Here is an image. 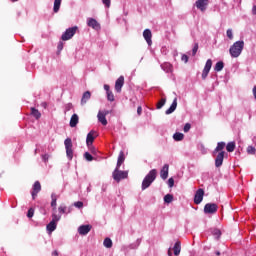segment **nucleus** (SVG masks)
I'll list each match as a JSON object with an SVG mask.
<instances>
[{"label":"nucleus","instance_id":"f257e3e1","mask_svg":"<svg viewBox=\"0 0 256 256\" xmlns=\"http://www.w3.org/2000/svg\"><path fill=\"white\" fill-rule=\"evenodd\" d=\"M155 179H157V169H152L142 181V191L149 189Z\"/></svg>","mask_w":256,"mask_h":256},{"label":"nucleus","instance_id":"f03ea898","mask_svg":"<svg viewBox=\"0 0 256 256\" xmlns=\"http://www.w3.org/2000/svg\"><path fill=\"white\" fill-rule=\"evenodd\" d=\"M245 47V42L243 40L236 41L229 49V53L231 57L237 58L241 53H243V49Z\"/></svg>","mask_w":256,"mask_h":256},{"label":"nucleus","instance_id":"7ed1b4c3","mask_svg":"<svg viewBox=\"0 0 256 256\" xmlns=\"http://www.w3.org/2000/svg\"><path fill=\"white\" fill-rule=\"evenodd\" d=\"M112 177L116 183H121L122 179H127V177H129V172L115 168V170L112 172Z\"/></svg>","mask_w":256,"mask_h":256},{"label":"nucleus","instance_id":"20e7f679","mask_svg":"<svg viewBox=\"0 0 256 256\" xmlns=\"http://www.w3.org/2000/svg\"><path fill=\"white\" fill-rule=\"evenodd\" d=\"M78 29L79 28L77 26L66 29V31L61 36L62 41H69L70 39H73Z\"/></svg>","mask_w":256,"mask_h":256},{"label":"nucleus","instance_id":"39448f33","mask_svg":"<svg viewBox=\"0 0 256 256\" xmlns=\"http://www.w3.org/2000/svg\"><path fill=\"white\" fill-rule=\"evenodd\" d=\"M64 145L66 149V155L68 159L71 161V159H73V141L71 140V138H67L64 141Z\"/></svg>","mask_w":256,"mask_h":256},{"label":"nucleus","instance_id":"423d86ee","mask_svg":"<svg viewBox=\"0 0 256 256\" xmlns=\"http://www.w3.org/2000/svg\"><path fill=\"white\" fill-rule=\"evenodd\" d=\"M219 206H217V204L215 203H207L204 206V213L206 215H215V213L218 211Z\"/></svg>","mask_w":256,"mask_h":256},{"label":"nucleus","instance_id":"0eeeda50","mask_svg":"<svg viewBox=\"0 0 256 256\" xmlns=\"http://www.w3.org/2000/svg\"><path fill=\"white\" fill-rule=\"evenodd\" d=\"M211 67H213V60L208 59L206 61L204 69L202 71V79L203 80L207 79V75H209V71H211Z\"/></svg>","mask_w":256,"mask_h":256},{"label":"nucleus","instance_id":"6e6552de","mask_svg":"<svg viewBox=\"0 0 256 256\" xmlns=\"http://www.w3.org/2000/svg\"><path fill=\"white\" fill-rule=\"evenodd\" d=\"M205 195V191L202 188H199L194 196V203L195 205H199L201 204V202L203 201V197Z\"/></svg>","mask_w":256,"mask_h":256},{"label":"nucleus","instance_id":"1a4fd4ad","mask_svg":"<svg viewBox=\"0 0 256 256\" xmlns=\"http://www.w3.org/2000/svg\"><path fill=\"white\" fill-rule=\"evenodd\" d=\"M99 137V134L95 130H91L86 137V145H93V141H95V138Z\"/></svg>","mask_w":256,"mask_h":256},{"label":"nucleus","instance_id":"9d476101","mask_svg":"<svg viewBox=\"0 0 256 256\" xmlns=\"http://www.w3.org/2000/svg\"><path fill=\"white\" fill-rule=\"evenodd\" d=\"M107 115H109V111L108 110L99 111L98 115H97L99 123H101L104 126L107 125V118H106Z\"/></svg>","mask_w":256,"mask_h":256},{"label":"nucleus","instance_id":"9b49d317","mask_svg":"<svg viewBox=\"0 0 256 256\" xmlns=\"http://www.w3.org/2000/svg\"><path fill=\"white\" fill-rule=\"evenodd\" d=\"M41 192V182L36 181L32 187V199L33 201H35V199H37V194H39Z\"/></svg>","mask_w":256,"mask_h":256},{"label":"nucleus","instance_id":"f8f14e48","mask_svg":"<svg viewBox=\"0 0 256 256\" xmlns=\"http://www.w3.org/2000/svg\"><path fill=\"white\" fill-rule=\"evenodd\" d=\"M209 5V0H197L195 6L200 11L204 12L207 10V6Z\"/></svg>","mask_w":256,"mask_h":256},{"label":"nucleus","instance_id":"ddd939ff","mask_svg":"<svg viewBox=\"0 0 256 256\" xmlns=\"http://www.w3.org/2000/svg\"><path fill=\"white\" fill-rule=\"evenodd\" d=\"M123 85H125V77L120 76L115 82V91L117 93H121V89H123Z\"/></svg>","mask_w":256,"mask_h":256},{"label":"nucleus","instance_id":"4468645a","mask_svg":"<svg viewBox=\"0 0 256 256\" xmlns=\"http://www.w3.org/2000/svg\"><path fill=\"white\" fill-rule=\"evenodd\" d=\"M224 159H225V151L219 152L215 159V167H221V165H223Z\"/></svg>","mask_w":256,"mask_h":256},{"label":"nucleus","instance_id":"2eb2a0df","mask_svg":"<svg viewBox=\"0 0 256 256\" xmlns=\"http://www.w3.org/2000/svg\"><path fill=\"white\" fill-rule=\"evenodd\" d=\"M91 229H93V226L91 225H81L79 228H78V233L79 235H87Z\"/></svg>","mask_w":256,"mask_h":256},{"label":"nucleus","instance_id":"dca6fc26","mask_svg":"<svg viewBox=\"0 0 256 256\" xmlns=\"http://www.w3.org/2000/svg\"><path fill=\"white\" fill-rule=\"evenodd\" d=\"M88 27H92V29H95L96 31L101 29V25L95 18H89L87 22Z\"/></svg>","mask_w":256,"mask_h":256},{"label":"nucleus","instance_id":"f3484780","mask_svg":"<svg viewBox=\"0 0 256 256\" xmlns=\"http://www.w3.org/2000/svg\"><path fill=\"white\" fill-rule=\"evenodd\" d=\"M143 37L148 45H152L153 41L151 39L153 37V34L149 29H145L143 31Z\"/></svg>","mask_w":256,"mask_h":256},{"label":"nucleus","instance_id":"a211bd4d","mask_svg":"<svg viewBox=\"0 0 256 256\" xmlns=\"http://www.w3.org/2000/svg\"><path fill=\"white\" fill-rule=\"evenodd\" d=\"M160 177L161 179L165 180L167 177H169V164H165L163 168L160 171Z\"/></svg>","mask_w":256,"mask_h":256},{"label":"nucleus","instance_id":"6ab92c4d","mask_svg":"<svg viewBox=\"0 0 256 256\" xmlns=\"http://www.w3.org/2000/svg\"><path fill=\"white\" fill-rule=\"evenodd\" d=\"M123 163H125V152L120 151L118 160H117L116 169H120Z\"/></svg>","mask_w":256,"mask_h":256},{"label":"nucleus","instance_id":"aec40b11","mask_svg":"<svg viewBox=\"0 0 256 256\" xmlns=\"http://www.w3.org/2000/svg\"><path fill=\"white\" fill-rule=\"evenodd\" d=\"M175 109H177V98H174L171 106L169 107V109L166 110V115H171V113H173Z\"/></svg>","mask_w":256,"mask_h":256},{"label":"nucleus","instance_id":"412c9836","mask_svg":"<svg viewBox=\"0 0 256 256\" xmlns=\"http://www.w3.org/2000/svg\"><path fill=\"white\" fill-rule=\"evenodd\" d=\"M79 123V116L77 114H73L70 119V127H77Z\"/></svg>","mask_w":256,"mask_h":256},{"label":"nucleus","instance_id":"4be33fe9","mask_svg":"<svg viewBox=\"0 0 256 256\" xmlns=\"http://www.w3.org/2000/svg\"><path fill=\"white\" fill-rule=\"evenodd\" d=\"M51 207H52V211H57V194L52 193L51 194Z\"/></svg>","mask_w":256,"mask_h":256},{"label":"nucleus","instance_id":"5701e85b","mask_svg":"<svg viewBox=\"0 0 256 256\" xmlns=\"http://www.w3.org/2000/svg\"><path fill=\"white\" fill-rule=\"evenodd\" d=\"M89 99H91V92L90 91L84 92L81 99V105H85V103H87Z\"/></svg>","mask_w":256,"mask_h":256},{"label":"nucleus","instance_id":"b1692460","mask_svg":"<svg viewBox=\"0 0 256 256\" xmlns=\"http://www.w3.org/2000/svg\"><path fill=\"white\" fill-rule=\"evenodd\" d=\"M46 229L49 231V233H53V231L57 229V222L50 221V223L46 226Z\"/></svg>","mask_w":256,"mask_h":256},{"label":"nucleus","instance_id":"393cba45","mask_svg":"<svg viewBox=\"0 0 256 256\" xmlns=\"http://www.w3.org/2000/svg\"><path fill=\"white\" fill-rule=\"evenodd\" d=\"M173 251H174V255H176V256L179 255V253H181V242L180 241H177L174 244Z\"/></svg>","mask_w":256,"mask_h":256},{"label":"nucleus","instance_id":"a878e982","mask_svg":"<svg viewBox=\"0 0 256 256\" xmlns=\"http://www.w3.org/2000/svg\"><path fill=\"white\" fill-rule=\"evenodd\" d=\"M223 149H225V142H218L217 147L214 149L213 153H221Z\"/></svg>","mask_w":256,"mask_h":256},{"label":"nucleus","instance_id":"bb28decb","mask_svg":"<svg viewBox=\"0 0 256 256\" xmlns=\"http://www.w3.org/2000/svg\"><path fill=\"white\" fill-rule=\"evenodd\" d=\"M223 67H225V64L223 63V61H219L216 63V65L214 67V71L219 73V71H223Z\"/></svg>","mask_w":256,"mask_h":256},{"label":"nucleus","instance_id":"cd10ccee","mask_svg":"<svg viewBox=\"0 0 256 256\" xmlns=\"http://www.w3.org/2000/svg\"><path fill=\"white\" fill-rule=\"evenodd\" d=\"M184 138H185V135L183 133H181V132H176L173 135L174 141H183Z\"/></svg>","mask_w":256,"mask_h":256},{"label":"nucleus","instance_id":"c85d7f7f","mask_svg":"<svg viewBox=\"0 0 256 256\" xmlns=\"http://www.w3.org/2000/svg\"><path fill=\"white\" fill-rule=\"evenodd\" d=\"M103 245L104 247H106V249H111V247H113V241L111 240V238H105Z\"/></svg>","mask_w":256,"mask_h":256},{"label":"nucleus","instance_id":"c756f323","mask_svg":"<svg viewBox=\"0 0 256 256\" xmlns=\"http://www.w3.org/2000/svg\"><path fill=\"white\" fill-rule=\"evenodd\" d=\"M61 1L62 0H54V13H59V9H61Z\"/></svg>","mask_w":256,"mask_h":256},{"label":"nucleus","instance_id":"7c9ffc66","mask_svg":"<svg viewBox=\"0 0 256 256\" xmlns=\"http://www.w3.org/2000/svg\"><path fill=\"white\" fill-rule=\"evenodd\" d=\"M31 115L35 117V119H41V112L35 108H31Z\"/></svg>","mask_w":256,"mask_h":256},{"label":"nucleus","instance_id":"2f4dec72","mask_svg":"<svg viewBox=\"0 0 256 256\" xmlns=\"http://www.w3.org/2000/svg\"><path fill=\"white\" fill-rule=\"evenodd\" d=\"M235 142H229L227 145H226V150L228 151V153H233V151H235Z\"/></svg>","mask_w":256,"mask_h":256},{"label":"nucleus","instance_id":"473e14b6","mask_svg":"<svg viewBox=\"0 0 256 256\" xmlns=\"http://www.w3.org/2000/svg\"><path fill=\"white\" fill-rule=\"evenodd\" d=\"M51 221L54 222V223H57L58 221H61V215H57V211H53Z\"/></svg>","mask_w":256,"mask_h":256},{"label":"nucleus","instance_id":"72a5a7b5","mask_svg":"<svg viewBox=\"0 0 256 256\" xmlns=\"http://www.w3.org/2000/svg\"><path fill=\"white\" fill-rule=\"evenodd\" d=\"M165 103H167V99L166 98H162L156 105V109H162L163 106L165 105Z\"/></svg>","mask_w":256,"mask_h":256},{"label":"nucleus","instance_id":"f704fd0d","mask_svg":"<svg viewBox=\"0 0 256 256\" xmlns=\"http://www.w3.org/2000/svg\"><path fill=\"white\" fill-rule=\"evenodd\" d=\"M173 202V195L172 194H166L164 196V203H172Z\"/></svg>","mask_w":256,"mask_h":256},{"label":"nucleus","instance_id":"c9c22d12","mask_svg":"<svg viewBox=\"0 0 256 256\" xmlns=\"http://www.w3.org/2000/svg\"><path fill=\"white\" fill-rule=\"evenodd\" d=\"M106 95H107V99H108L110 102L115 101V95L113 94L112 91L107 92Z\"/></svg>","mask_w":256,"mask_h":256},{"label":"nucleus","instance_id":"e433bc0d","mask_svg":"<svg viewBox=\"0 0 256 256\" xmlns=\"http://www.w3.org/2000/svg\"><path fill=\"white\" fill-rule=\"evenodd\" d=\"M162 69H164V71H166L167 73H169V71H171V64L166 63V64H162L161 65Z\"/></svg>","mask_w":256,"mask_h":256},{"label":"nucleus","instance_id":"4c0bfd02","mask_svg":"<svg viewBox=\"0 0 256 256\" xmlns=\"http://www.w3.org/2000/svg\"><path fill=\"white\" fill-rule=\"evenodd\" d=\"M197 51H199V43H195L194 47L192 49V55L193 57H195V55H197Z\"/></svg>","mask_w":256,"mask_h":256},{"label":"nucleus","instance_id":"58836bf2","mask_svg":"<svg viewBox=\"0 0 256 256\" xmlns=\"http://www.w3.org/2000/svg\"><path fill=\"white\" fill-rule=\"evenodd\" d=\"M255 147H253V146H248L247 147V153L249 154V155H255Z\"/></svg>","mask_w":256,"mask_h":256},{"label":"nucleus","instance_id":"ea45409f","mask_svg":"<svg viewBox=\"0 0 256 256\" xmlns=\"http://www.w3.org/2000/svg\"><path fill=\"white\" fill-rule=\"evenodd\" d=\"M84 158L86 161H93V156L89 152L84 153Z\"/></svg>","mask_w":256,"mask_h":256},{"label":"nucleus","instance_id":"a19ab883","mask_svg":"<svg viewBox=\"0 0 256 256\" xmlns=\"http://www.w3.org/2000/svg\"><path fill=\"white\" fill-rule=\"evenodd\" d=\"M226 35H227L228 39H230V41H232V39H233V30L228 29L226 31Z\"/></svg>","mask_w":256,"mask_h":256},{"label":"nucleus","instance_id":"79ce46f5","mask_svg":"<svg viewBox=\"0 0 256 256\" xmlns=\"http://www.w3.org/2000/svg\"><path fill=\"white\" fill-rule=\"evenodd\" d=\"M184 133H189V131H191V124L190 123H186L183 129Z\"/></svg>","mask_w":256,"mask_h":256},{"label":"nucleus","instance_id":"37998d69","mask_svg":"<svg viewBox=\"0 0 256 256\" xmlns=\"http://www.w3.org/2000/svg\"><path fill=\"white\" fill-rule=\"evenodd\" d=\"M33 215H35V209L30 208V209L28 210L27 217H28L29 219H31V217H33Z\"/></svg>","mask_w":256,"mask_h":256},{"label":"nucleus","instance_id":"c03bdc74","mask_svg":"<svg viewBox=\"0 0 256 256\" xmlns=\"http://www.w3.org/2000/svg\"><path fill=\"white\" fill-rule=\"evenodd\" d=\"M103 5L109 9L111 7V0H102Z\"/></svg>","mask_w":256,"mask_h":256},{"label":"nucleus","instance_id":"a18cd8bd","mask_svg":"<svg viewBox=\"0 0 256 256\" xmlns=\"http://www.w3.org/2000/svg\"><path fill=\"white\" fill-rule=\"evenodd\" d=\"M181 61H183L184 63H188L189 62V56H187L186 54H183L181 57Z\"/></svg>","mask_w":256,"mask_h":256},{"label":"nucleus","instance_id":"49530a36","mask_svg":"<svg viewBox=\"0 0 256 256\" xmlns=\"http://www.w3.org/2000/svg\"><path fill=\"white\" fill-rule=\"evenodd\" d=\"M173 185H175V180L173 178H169L168 179V186L173 187Z\"/></svg>","mask_w":256,"mask_h":256},{"label":"nucleus","instance_id":"de8ad7c7","mask_svg":"<svg viewBox=\"0 0 256 256\" xmlns=\"http://www.w3.org/2000/svg\"><path fill=\"white\" fill-rule=\"evenodd\" d=\"M74 206H76L78 209H81L83 207V202L81 201L75 202Z\"/></svg>","mask_w":256,"mask_h":256},{"label":"nucleus","instance_id":"09e8293b","mask_svg":"<svg viewBox=\"0 0 256 256\" xmlns=\"http://www.w3.org/2000/svg\"><path fill=\"white\" fill-rule=\"evenodd\" d=\"M58 211H59V213H65V212L67 211V207H65V206H60V207L58 208Z\"/></svg>","mask_w":256,"mask_h":256},{"label":"nucleus","instance_id":"8fccbe9b","mask_svg":"<svg viewBox=\"0 0 256 256\" xmlns=\"http://www.w3.org/2000/svg\"><path fill=\"white\" fill-rule=\"evenodd\" d=\"M213 235H215V236H217V237H221V230L215 229V230L213 231Z\"/></svg>","mask_w":256,"mask_h":256},{"label":"nucleus","instance_id":"3c124183","mask_svg":"<svg viewBox=\"0 0 256 256\" xmlns=\"http://www.w3.org/2000/svg\"><path fill=\"white\" fill-rule=\"evenodd\" d=\"M42 159L45 163H47V161H49V154L42 155Z\"/></svg>","mask_w":256,"mask_h":256},{"label":"nucleus","instance_id":"603ef678","mask_svg":"<svg viewBox=\"0 0 256 256\" xmlns=\"http://www.w3.org/2000/svg\"><path fill=\"white\" fill-rule=\"evenodd\" d=\"M104 89L106 90V93L111 92V88H110V86L108 84L104 85Z\"/></svg>","mask_w":256,"mask_h":256},{"label":"nucleus","instance_id":"864d4df0","mask_svg":"<svg viewBox=\"0 0 256 256\" xmlns=\"http://www.w3.org/2000/svg\"><path fill=\"white\" fill-rule=\"evenodd\" d=\"M137 113L138 115H141V113H143V108L141 106H138Z\"/></svg>","mask_w":256,"mask_h":256},{"label":"nucleus","instance_id":"5fc2aeb1","mask_svg":"<svg viewBox=\"0 0 256 256\" xmlns=\"http://www.w3.org/2000/svg\"><path fill=\"white\" fill-rule=\"evenodd\" d=\"M58 50L63 51V42H59L58 44Z\"/></svg>","mask_w":256,"mask_h":256},{"label":"nucleus","instance_id":"6e6d98bb","mask_svg":"<svg viewBox=\"0 0 256 256\" xmlns=\"http://www.w3.org/2000/svg\"><path fill=\"white\" fill-rule=\"evenodd\" d=\"M252 93H253L254 99H256V86L253 87Z\"/></svg>","mask_w":256,"mask_h":256},{"label":"nucleus","instance_id":"4d7b16f0","mask_svg":"<svg viewBox=\"0 0 256 256\" xmlns=\"http://www.w3.org/2000/svg\"><path fill=\"white\" fill-rule=\"evenodd\" d=\"M252 14L256 15V5H254L253 8H252Z\"/></svg>","mask_w":256,"mask_h":256},{"label":"nucleus","instance_id":"13d9d810","mask_svg":"<svg viewBox=\"0 0 256 256\" xmlns=\"http://www.w3.org/2000/svg\"><path fill=\"white\" fill-rule=\"evenodd\" d=\"M53 256H59V252L57 250H55L54 252H52Z\"/></svg>","mask_w":256,"mask_h":256},{"label":"nucleus","instance_id":"bf43d9fd","mask_svg":"<svg viewBox=\"0 0 256 256\" xmlns=\"http://www.w3.org/2000/svg\"><path fill=\"white\" fill-rule=\"evenodd\" d=\"M168 255H169V256H172V255H173V252H171V248L168 250Z\"/></svg>","mask_w":256,"mask_h":256},{"label":"nucleus","instance_id":"052dcab7","mask_svg":"<svg viewBox=\"0 0 256 256\" xmlns=\"http://www.w3.org/2000/svg\"><path fill=\"white\" fill-rule=\"evenodd\" d=\"M216 255H217V256L221 255V252L216 251Z\"/></svg>","mask_w":256,"mask_h":256},{"label":"nucleus","instance_id":"680f3d73","mask_svg":"<svg viewBox=\"0 0 256 256\" xmlns=\"http://www.w3.org/2000/svg\"><path fill=\"white\" fill-rule=\"evenodd\" d=\"M12 1V3H15V2H17V1H19V0H11Z\"/></svg>","mask_w":256,"mask_h":256}]
</instances>
